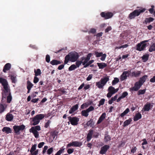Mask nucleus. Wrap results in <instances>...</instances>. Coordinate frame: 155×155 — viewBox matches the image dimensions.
Instances as JSON below:
<instances>
[{
	"label": "nucleus",
	"instance_id": "f257e3e1",
	"mask_svg": "<svg viewBox=\"0 0 155 155\" xmlns=\"http://www.w3.org/2000/svg\"><path fill=\"white\" fill-rule=\"evenodd\" d=\"M78 53L75 51L71 52L66 56L64 61V64H67L70 61L74 62L77 61L79 57Z\"/></svg>",
	"mask_w": 155,
	"mask_h": 155
},
{
	"label": "nucleus",
	"instance_id": "f03ea898",
	"mask_svg": "<svg viewBox=\"0 0 155 155\" xmlns=\"http://www.w3.org/2000/svg\"><path fill=\"white\" fill-rule=\"evenodd\" d=\"M45 117L44 114H40L36 115L32 118H31L30 124L31 125L35 126L38 124L40 120H42Z\"/></svg>",
	"mask_w": 155,
	"mask_h": 155
},
{
	"label": "nucleus",
	"instance_id": "7ed1b4c3",
	"mask_svg": "<svg viewBox=\"0 0 155 155\" xmlns=\"http://www.w3.org/2000/svg\"><path fill=\"white\" fill-rule=\"evenodd\" d=\"M149 41V40H146L141 41L136 45V49L139 51H141L145 50L147 47V44L146 43Z\"/></svg>",
	"mask_w": 155,
	"mask_h": 155
},
{
	"label": "nucleus",
	"instance_id": "20e7f679",
	"mask_svg": "<svg viewBox=\"0 0 155 155\" xmlns=\"http://www.w3.org/2000/svg\"><path fill=\"white\" fill-rule=\"evenodd\" d=\"M41 127L39 125L32 127L29 130L30 132L32 133L36 138L39 137V133L37 131L41 130Z\"/></svg>",
	"mask_w": 155,
	"mask_h": 155
},
{
	"label": "nucleus",
	"instance_id": "39448f33",
	"mask_svg": "<svg viewBox=\"0 0 155 155\" xmlns=\"http://www.w3.org/2000/svg\"><path fill=\"white\" fill-rule=\"evenodd\" d=\"M94 130L92 129H90L89 130L88 133L87 134L86 140L87 142L90 141L92 138V136L94 137L97 138L99 136V134L97 132H94Z\"/></svg>",
	"mask_w": 155,
	"mask_h": 155
},
{
	"label": "nucleus",
	"instance_id": "423d86ee",
	"mask_svg": "<svg viewBox=\"0 0 155 155\" xmlns=\"http://www.w3.org/2000/svg\"><path fill=\"white\" fill-rule=\"evenodd\" d=\"M143 85L138 81H137L134 84V86L129 88V90L132 92V91H137Z\"/></svg>",
	"mask_w": 155,
	"mask_h": 155
},
{
	"label": "nucleus",
	"instance_id": "0eeeda50",
	"mask_svg": "<svg viewBox=\"0 0 155 155\" xmlns=\"http://www.w3.org/2000/svg\"><path fill=\"white\" fill-rule=\"evenodd\" d=\"M68 119L71 124L73 125H76L78 124L79 119L76 117H72L69 116L68 117Z\"/></svg>",
	"mask_w": 155,
	"mask_h": 155
},
{
	"label": "nucleus",
	"instance_id": "6e6552de",
	"mask_svg": "<svg viewBox=\"0 0 155 155\" xmlns=\"http://www.w3.org/2000/svg\"><path fill=\"white\" fill-rule=\"evenodd\" d=\"M100 15L101 17L104 18L105 19H107L111 18L113 15L111 12H102L101 13Z\"/></svg>",
	"mask_w": 155,
	"mask_h": 155
},
{
	"label": "nucleus",
	"instance_id": "1a4fd4ad",
	"mask_svg": "<svg viewBox=\"0 0 155 155\" xmlns=\"http://www.w3.org/2000/svg\"><path fill=\"white\" fill-rule=\"evenodd\" d=\"M110 146L109 145H105L102 147L99 152V153L101 154H106L107 150L109 149Z\"/></svg>",
	"mask_w": 155,
	"mask_h": 155
},
{
	"label": "nucleus",
	"instance_id": "9d476101",
	"mask_svg": "<svg viewBox=\"0 0 155 155\" xmlns=\"http://www.w3.org/2000/svg\"><path fill=\"white\" fill-rule=\"evenodd\" d=\"M3 87L4 90L3 91V93H2V97L5 98L7 95L11 93L10 89L8 87V85H6Z\"/></svg>",
	"mask_w": 155,
	"mask_h": 155
},
{
	"label": "nucleus",
	"instance_id": "9b49d317",
	"mask_svg": "<svg viewBox=\"0 0 155 155\" xmlns=\"http://www.w3.org/2000/svg\"><path fill=\"white\" fill-rule=\"evenodd\" d=\"M145 8L139 9L134 10L132 12L136 16H139L141 13L143 12L146 10Z\"/></svg>",
	"mask_w": 155,
	"mask_h": 155
},
{
	"label": "nucleus",
	"instance_id": "f8f14e48",
	"mask_svg": "<svg viewBox=\"0 0 155 155\" xmlns=\"http://www.w3.org/2000/svg\"><path fill=\"white\" fill-rule=\"evenodd\" d=\"M111 137L108 134V132L106 131L104 136V140L105 143H107L111 140Z\"/></svg>",
	"mask_w": 155,
	"mask_h": 155
},
{
	"label": "nucleus",
	"instance_id": "ddd939ff",
	"mask_svg": "<svg viewBox=\"0 0 155 155\" xmlns=\"http://www.w3.org/2000/svg\"><path fill=\"white\" fill-rule=\"evenodd\" d=\"M106 114L105 113L102 114L101 116L99 117L97 121V124H100L105 118Z\"/></svg>",
	"mask_w": 155,
	"mask_h": 155
},
{
	"label": "nucleus",
	"instance_id": "4468645a",
	"mask_svg": "<svg viewBox=\"0 0 155 155\" xmlns=\"http://www.w3.org/2000/svg\"><path fill=\"white\" fill-rule=\"evenodd\" d=\"M0 84H1L3 87L8 85V82L7 80L2 77H0Z\"/></svg>",
	"mask_w": 155,
	"mask_h": 155
},
{
	"label": "nucleus",
	"instance_id": "2eb2a0df",
	"mask_svg": "<svg viewBox=\"0 0 155 155\" xmlns=\"http://www.w3.org/2000/svg\"><path fill=\"white\" fill-rule=\"evenodd\" d=\"M78 104H76L70 109L69 111V113L70 114H73L74 111L78 109Z\"/></svg>",
	"mask_w": 155,
	"mask_h": 155
},
{
	"label": "nucleus",
	"instance_id": "dca6fc26",
	"mask_svg": "<svg viewBox=\"0 0 155 155\" xmlns=\"http://www.w3.org/2000/svg\"><path fill=\"white\" fill-rule=\"evenodd\" d=\"M129 74L128 71H125L123 72L122 74L120 76V79L121 81H123L127 78V74Z\"/></svg>",
	"mask_w": 155,
	"mask_h": 155
},
{
	"label": "nucleus",
	"instance_id": "f3484780",
	"mask_svg": "<svg viewBox=\"0 0 155 155\" xmlns=\"http://www.w3.org/2000/svg\"><path fill=\"white\" fill-rule=\"evenodd\" d=\"M147 78L148 76L147 75H144L140 78L138 81L143 85Z\"/></svg>",
	"mask_w": 155,
	"mask_h": 155
},
{
	"label": "nucleus",
	"instance_id": "a211bd4d",
	"mask_svg": "<svg viewBox=\"0 0 155 155\" xmlns=\"http://www.w3.org/2000/svg\"><path fill=\"white\" fill-rule=\"evenodd\" d=\"M11 64L9 63L6 64L3 70V71L5 72V73L6 72V71H9L10 70V69L11 68Z\"/></svg>",
	"mask_w": 155,
	"mask_h": 155
},
{
	"label": "nucleus",
	"instance_id": "6ab92c4d",
	"mask_svg": "<svg viewBox=\"0 0 155 155\" xmlns=\"http://www.w3.org/2000/svg\"><path fill=\"white\" fill-rule=\"evenodd\" d=\"M14 116L12 114L8 113L6 115L5 120L8 121H11L13 119Z\"/></svg>",
	"mask_w": 155,
	"mask_h": 155
},
{
	"label": "nucleus",
	"instance_id": "aec40b11",
	"mask_svg": "<svg viewBox=\"0 0 155 155\" xmlns=\"http://www.w3.org/2000/svg\"><path fill=\"white\" fill-rule=\"evenodd\" d=\"M151 104L150 103H147L145 104L142 110L148 111L150 109Z\"/></svg>",
	"mask_w": 155,
	"mask_h": 155
},
{
	"label": "nucleus",
	"instance_id": "412c9836",
	"mask_svg": "<svg viewBox=\"0 0 155 155\" xmlns=\"http://www.w3.org/2000/svg\"><path fill=\"white\" fill-rule=\"evenodd\" d=\"M109 80V77H107L101 78L100 81L101 82V84L102 85H103L104 86Z\"/></svg>",
	"mask_w": 155,
	"mask_h": 155
},
{
	"label": "nucleus",
	"instance_id": "4be33fe9",
	"mask_svg": "<svg viewBox=\"0 0 155 155\" xmlns=\"http://www.w3.org/2000/svg\"><path fill=\"white\" fill-rule=\"evenodd\" d=\"M2 131L3 132H5L7 134L11 133L12 130L10 128L7 127H4L2 129Z\"/></svg>",
	"mask_w": 155,
	"mask_h": 155
},
{
	"label": "nucleus",
	"instance_id": "5701e85b",
	"mask_svg": "<svg viewBox=\"0 0 155 155\" xmlns=\"http://www.w3.org/2000/svg\"><path fill=\"white\" fill-rule=\"evenodd\" d=\"M50 63L52 65H57L61 64V62L60 61L54 59L50 61Z\"/></svg>",
	"mask_w": 155,
	"mask_h": 155
},
{
	"label": "nucleus",
	"instance_id": "b1692460",
	"mask_svg": "<svg viewBox=\"0 0 155 155\" xmlns=\"http://www.w3.org/2000/svg\"><path fill=\"white\" fill-rule=\"evenodd\" d=\"M141 117L142 116L141 114L140 113H138L136 114L134 117V121H137L141 119Z\"/></svg>",
	"mask_w": 155,
	"mask_h": 155
},
{
	"label": "nucleus",
	"instance_id": "393cba45",
	"mask_svg": "<svg viewBox=\"0 0 155 155\" xmlns=\"http://www.w3.org/2000/svg\"><path fill=\"white\" fill-rule=\"evenodd\" d=\"M94 122L93 120L91 119L89 121L87 122L86 125L87 126H90L91 127H93L94 126Z\"/></svg>",
	"mask_w": 155,
	"mask_h": 155
},
{
	"label": "nucleus",
	"instance_id": "a878e982",
	"mask_svg": "<svg viewBox=\"0 0 155 155\" xmlns=\"http://www.w3.org/2000/svg\"><path fill=\"white\" fill-rule=\"evenodd\" d=\"M97 64V66H98L99 68L101 69L104 68L107 66V65L104 63H98Z\"/></svg>",
	"mask_w": 155,
	"mask_h": 155
},
{
	"label": "nucleus",
	"instance_id": "bb28decb",
	"mask_svg": "<svg viewBox=\"0 0 155 155\" xmlns=\"http://www.w3.org/2000/svg\"><path fill=\"white\" fill-rule=\"evenodd\" d=\"M142 72L141 71H134L132 73V76L135 77H139Z\"/></svg>",
	"mask_w": 155,
	"mask_h": 155
},
{
	"label": "nucleus",
	"instance_id": "cd10ccee",
	"mask_svg": "<svg viewBox=\"0 0 155 155\" xmlns=\"http://www.w3.org/2000/svg\"><path fill=\"white\" fill-rule=\"evenodd\" d=\"M132 121V119L131 118H129L128 119L126 120L124 122L123 126L124 127H125L128 125L130 124Z\"/></svg>",
	"mask_w": 155,
	"mask_h": 155
},
{
	"label": "nucleus",
	"instance_id": "c85d7f7f",
	"mask_svg": "<svg viewBox=\"0 0 155 155\" xmlns=\"http://www.w3.org/2000/svg\"><path fill=\"white\" fill-rule=\"evenodd\" d=\"M13 128L14 130L15 133L19 135L20 134V130L18 128V126L15 125L13 127Z\"/></svg>",
	"mask_w": 155,
	"mask_h": 155
},
{
	"label": "nucleus",
	"instance_id": "c756f323",
	"mask_svg": "<svg viewBox=\"0 0 155 155\" xmlns=\"http://www.w3.org/2000/svg\"><path fill=\"white\" fill-rule=\"evenodd\" d=\"M81 59L82 61V65H84V66L89 61L84 56L82 57L81 58Z\"/></svg>",
	"mask_w": 155,
	"mask_h": 155
},
{
	"label": "nucleus",
	"instance_id": "7c9ffc66",
	"mask_svg": "<svg viewBox=\"0 0 155 155\" xmlns=\"http://www.w3.org/2000/svg\"><path fill=\"white\" fill-rule=\"evenodd\" d=\"M149 51L150 52L155 51V42L153 43L150 46L149 49Z\"/></svg>",
	"mask_w": 155,
	"mask_h": 155
},
{
	"label": "nucleus",
	"instance_id": "2f4dec72",
	"mask_svg": "<svg viewBox=\"0 0 155 155\" xmlns=\"http://www.w3.org/2000/svg\"><path fill=\"white\" fill-rule=\"evenodd\" d=\"M149 57V55L148 54H147L143 55L142 57V58L143 60V62H146L148 60Z\"/></svg>",
	"mask_w": 155,
	"mask_h": 155
},
{
	"label": "nucleus",
	"instance_id": "473e14b6",
	"mask_svg": "<svg viewBox=\"0 0 155 155\" xmlns=\"http://www.w3.org/2000/svg\"><path fill=\"white\" fill-rule=\"evenodd\" d=\"M88 113L89 112L86 109L82 110L81 112V114L82 116L87 117L89 115Z\"/></svg>",
	"mask_w": 155,
	"mask_h": 155
},
{
	"label": "nucleus",
	"instance_id": "72a5a7b5",
	"mask_svg": "<svg viewBox=\"0 0 155 155\" xmlns=\"http://www.w3.org/2000/svg\"><path fill=\"white\" fill-rule=\"evenodd\" d=\"M74 144V147H80L82 145L81 142L78 141H73Z\"/></svg>",
	"mask_w": 155,
	"mask_h": 155
},
{
	"label": "nucleus",
	"instance_id": "f704fd0d",
	"mask_svg": "<svg viewBox=\"0 0 155 155\" xmlns=\"http://www.w3.org/2000/svg\"><path fill=\"white\" fill-rule=\"evenodd\" d=\"M108 91H109L113 94H115V88L114 87L112 86H110L108 87Z\"/></svg>",
	"mask_w": 155,
	"mask_h": 155
},
{
	"label": "nucleus",
	"instance_id": "c9c22d12",
	"mask_svg": "<svg viewBox=\"0 0 155 155\" xmlns=\"http://www.w3.org/2000/svg\"><path fill=\"white\" fill-rule=\"evenodd\" d=\"M33 84L29 80L27 81V89H31L33 87Z\"/></svg>",
	"mask_w": 155,
	"mask_h": 155
},
{
	"label": "nucleus",
	"instance_id": "e433bc0d",
	"mask_svg": "<svg viewBox=\"0 0 155 155\" xmlns=\"http://www.w3.org/2000/svg\"><path fill=\"white\" fill-rule=\"evenodd\" d=\"M34 73H35V76H36L40 75L41 74V71L40 69H38L36 70L35 69Z\"/></svg>",
	"mask_w": 155,
	"mask_h": 155
},
{
	"label": "nucleus",
	"instance_id": "4c0bfd02",
	"mask_svg": "<svg viewBox=\"0 0 155 155\" xmlns=\"http://www.w3.org/2000/svg\"><path fill=\"white\" fill-rule=\"evenodd\" d=\"M138 92L137 93V94L138 95H140L142 94H144L145 93L146 91V89H140V90H139L138 91Z\"/></svg>",
	"mask_w": 155,
	"mask_h": 155
},
{
	"label": "nucleus",
	"instance_id": "58836bf2",
	"mask_svg": "<svg viewBox=\"0 0 155 155\" xmlns=\"http://www.w3.org/2000/svg\"><path fill=\"white\" fill-rule=\"evenodd\" d=\"M96 86L99 89H102L104 86L103 85L101 84V82L100 81L96 82Z\"/></svg>",
	"mask_w": 155,
	"mask_h": 155
},
{
	"label": "nucleus",
	"instance_id": "ea45409f",
	"mask_svg": "<svg viewBox=\"0 0 155 155\" xmlns=\"http://www.w3.org/2000/svg\"><path fill=\"white\" fill-rule=\"evenodd\" d=\"M129 111V109L128 108H127L123 113H122L120 115V116L121 117H124L125 115L127 114Z\"/></svg>",
	"mask_w": 155,
	"mask_h": 155
},
{
	"label": "nucleus",
	"instance_id": "a19ab883",
	"mask_svg": "<svg viewBox=\"0 0 155 155\" xmlns=\"http://www.w3.org/2000/svg\"><path fill=\"white\" fill-rule=\"evenodd\" d=\"M119 81V79L117 78H115L114 80L112 81V84L113 85H115L118 83Z\"/></svg>",
	"mask_w": 155,
	"mask_h": 155
},
{
	"label": "nucleus",
	"instance_id": "79ce46f5",
	"mask_svg": "<svg viewBox=\"0 0 155 155\" xmlns=\"http://www.w3.org/2000/svg\"><path fill=\"white\" fill-rule=\"evenodd\" d=\"M7 96V102L8 103H10L12 100V97L11 93H10Z\"/></svg>",
	"mask_w": 155,
	"mask_h": 155
},
{
	"label": "nucleus",
	"instance_id": "37998d69",
	"mask_svg": "<svg viewBox=\"0 0 155 155\" xmlns=\"http://www.w3.org/2000/svg\"><path fill=\"white\" fill-rule=\"evenodd\" d=\"M154 19L152 17H150L149 18H146L145 20V23L147 24V23H150Z\"/></svg>",
	"mask_w": 155,
	"mask_h": 155
},
{
	"label": "nucleus",
	"instance_id": "c03bdc74",
	"mask_svg": "<svg viewBox=\"0 0 155 155\" xmlns=\"http://www.w3.org/2000/svg\"><path fill=\"white\" fill-rule=\"evenodd\" d=\"M77 68V66L73 64L71 65L69 68L68 70L69 71H72L75 70Z\"/></svg>",
	"mask_w": 155,
	"mask_h": 155
},
{
	"label": "nucleus",
	"instance_id": "a18cd8bd",
	"mask_svg": "<svg viewBox=\"0 0 155 155\" xmlns=\"http://www.w3.org/2000/svg\"><path fill=\"white\" fill-rule=\"evenodd\" d=\"M58 132L56 130L53 131L51 133V135L54 138L58 135Z\"/></svg>",
	"mask_w": 155,
	"mask_h": 155
},
{
	"label": "nucleus",
	"instance_id": "49530a36",
	"mask_svg": "<svg viewBox=\"0 0 155 155\" xmlns=\"http://www.w3.org/2000/svg\"><path fill=\"white\" fill-rule=\"evenodd\" d=\"M51 122V121L50 120H48L46 122L45 124L44 127L45 128H47L49 127L50 124Z\"/></svg>",
	"mask_w": 155,
	"mask_h": 155
},
{
	"label": "nucleus",
	"instance_id": "de8ad7c7",
	"mask_svg": "<svg viewBox=\"0 0 155 155\" xmlns=\"http://www.w3.org/2000/svg\"><path fill=\"white\" fill-rule=\"evenodd\" d=\"M102 52H98L97 51H95L94 53V55L96 56V57L97 58L99 57H101L102 54Z\"/></svg>",
	"mask_w": 155,
	"mask_h": 155
},
{
	"label": "nucleus",
	"instance_id": "09e8293b",
	"mask_svg": "<svg viewBox=\"0 0 155 155\" xmlns=\"http://www.w3.org/2000/svg\"><path fill=\"white\" fill-rule=\"evenodd\" d=\"M94 62V60H91L88 62L87 64H86V65L84 66V68H86L89 65L91 64L93 62Z\"/></svg>",
	"mask_w": 155,
	"mask_h": 155
},
{
	"label": "nucleus",
	"instance_id": "8fccbe9b",
	"mask_svg": "<svg viewBox=\"0 0 155 155\" xmlns=\"http://www.w3.org/2000/svg\"><path fill=\"white\" fill-rule=\"evenodd\" d=\"M36 146L37 145L36 144H35L33 145L30 150V152L31 153H32V152H34L35 151V150L36 149Z\"/></svg>",
	"mask_w": 155,
	"mask_h": 155
},
{
	"label": "nucleus",
	"instance_id": "3c124183",
	"mask_svg": "<svg viewBox=\"0 0 155 155\" xmlns=\"http://www.w3.org/2000/svg\"><path fill=\"white\" fill-rule=\"evenodd\" d=\"M137 148L136 147H134L131 149L130 153H134L136 152Z\"/></svg>",
	"mask_w": 155,
	"mask_h": 155
},
{
	"label": "nucleus",
	"instance_id": "603ef678",
	"mask_svg": "<svg viewBox=\"0 0 155 155\" xmlns=\"http://www.w3.org/2000/svg\"><path fill=\"white\" fill-rule=\"evenodd\" d=\"M105 100L104 99L102 98V99L99 102V104L98 105V106L99 107L101 105H103L104 103L105 102Z\"/></svg>",
	"mask_w": 155,
	"mask_h": 155
},
{
	"label": "nucleus",
	"instance_id": "864d4df0",
	"mask_svg": "<svg viewBox=\"0 0 155 155\" xmlns=\"http://www.w3.org/2000/svg\"><path fill=\"white\" fill-rule=\"evenodd\" d=\"M76 61V62L75 63L76 66H77V68H78L81 64H82V61L81 60V61Z\"/></svg>",
	"mask_w": 155,
	"mask_h": 155
},
{
	"label": "nucleus",
	"instance_id": "5fc2aeb1",
	"mask_svg": "<svg viewBox=\"0 0 155 155\" xmlns=\"http://www.w3.org/2000/svg\"><path fill=\"white\" fill-rule=\"evenodd\" d=\"M53 151V148L51 147L48 149L47 151V153L48 155L51 154Z\"/></svg>",
	"mask_w": 155,
	"mask_h": 155
},
{
	"label": "nucleus",
	"instance_id": "6e6d98bb",
	"mask_svg": "<svg viewBox=\"0 0 155 155\" xmlns=\"http://www.w3.org/2000/svg\"><path fill=\"white\" fill-rule=\"evenodd\" d=\"M25 126L23 124L18 126V128L20 131L23 130L25 129Z\"/></svg>",
	"mask_w": 155,
	"mask_h": 155
},
{
	"label": "nucleus",
	"instance_id": "4d7b16f0",
	"mask_svg": "<svg viewBox=\"0 0 155 155\" xmlns=\"http://www.w3.org/2000/svg\"><path fill=\"white\" fill-rule=\"evenodd\" d=\"M136 16L133 12L130 13L129 15V18L130 19L134 18Z\"/></svg>",
	"mask_w": 155,
	"mask_h": 155
},
{
	"label": "nucleus",
	"instance_id": "13d9d810",
	"mask_svg": "<svg viewBox=\"0 0 155 155\" xmlns=\"http://www.w3.org/2000/svg\"><path fill=\"white\" fill-rule=\"evenodd\" d=\"M64 149H60L57 152L55 155H61V154L64 152Z\"/></svg>",
	"mask_w": 155,
	"mask_h": 155
},
{
	"label": "nucleus",
	"instance_id": "bf43d9fd",
	"mask_svg": "<svg viewBox=\"0 0 155 155\" xmlns=\"http://www.w3.org/2000/svg\"><path fill=\"white\" fill-rule=\"evenodd\" d=\"M128 95V93L127 91H124L123 92L120 97L123 99L126 97Z\"/></svg>",
	"mask_w": 155,
	"mask_h": 155
},
{
	"label": "nucleus",
	"instance_id": "052dcab7",
	"mask_svg": "<svg viewBox=\"0 0 155 155\" xmlns=\"http://www.w3.org/2000/svg\"><path fill=\"white\" fill-rule=\"evenodd\" d=\"M11 79L12 81V82L15 83L16 81V77L13 76H12L11 77Z\"/></svg>",
	"mask_w": 155,
	"mask_h": 155
},
{
	"label": "nucleus",
	"instance_id": "680f3d73",
	"mask_svg": "<svg viewBox=\"0 0 155 155\" xmlns=\"http://www.w3.org/2000/svg\"><path fill=\"white\" fill-rule=\"evenodd\" d=\"M59 90L63 94H66L67 93L66 91H65V89L64 87L60 88Z\"/></svg>",
	"mask_w": 155,
	"mask_h": 155
},
{
	"label": "nucleus",
	"instance_id": "e2e57ef3",
	"mask_svg": "<svg viewBox=\"0 0 155 155\" xmlns=\"http://www.w3.org/2000/svg\"><path fill=\"white\" fill-rule=\"evenodd\" d=\"M74 150L72 148H69L67 150V152L68 154H71L74 152Z\"/></svg>",
	"mask_w": 155,
	"mask_h": 155
},
{
	"label": "nucleus",
	"instance_id": "0e129e2a",
	"mask_svg": "<svg viewBox=\"0 0 155 155\" xmlns=\"http://www.w3.org/2000/svg\"><path fill=\"white\" fill-rule=\"evenodd\" d=\"M50 57L48 54H47L46 56L45 60L47 63H49L50 61Z\"/></svg>",
	"mask_w": 155,
	"mask_h": 155
},
{
	"label": "nucleus",
	"instance_id": "69168bd1",
	"mask_svg": "<svg viewBox=\"0 0 155 155\" xmlns=\"http://www.w3.org/2000/svg\"><path fill=\"white\" fill-rule=\"evenodd\" d=\"M101 56V58L100 59L102 61H104L106 58V54H102V56Z\"/></svg>",
	"mask_w": 155,
	"mask_h": 155
},
{
	"label": "nucleus",
	"instance_id": "338daca9",
	"mask_svg": "<svg viewBox=\"0 0 155 155\" xmlns=\"http://www.w3.org/2000/svg\"><path fill=\"white\" fill-rule=\"evenodd\" d=\"M39 81V79L37 78L36 76H35L34 77L33 80V82L34 83H37Z\"/></svg>",
	"mask_w": 155,
	"mask_h": 155
},
{
	"label": "nucleus",
	"instance_id": "774afa93",
	"mask_svg": "<svg viewBox=\"0 0 155 155\" xmlns=\"http://www.w3.org/2000/svg\"><path fill=\"white\" fill-rule=\"evenodd\" d=\"M38 150H37L35 151L34 152H32V153H31V155H37L38 153Z\"/></svg>",
	"mask_w": 155,
	"mask_h": 155
}]
</instances>
